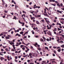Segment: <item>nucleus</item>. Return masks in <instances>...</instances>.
Listing matches in <instances>:
<instances>
[{"label": "nucleus", "instance_id": "6e6552de", "mask_svg": "<svg viewBox=\"0 0 64 64\" xmlns=\"http://www.w3.org/2000/svg\"><path fill=\"white\" fill-rule=\"evenodd\" d=\"M42 38H43V39L44 40V41L45 42V41H46V38H45V37H44V36H43Z\"/></svg>", "mask_w": 64, "mask_h": 64}, {"label": "nucleus", "instance_id": "a211bd4d", "mask_svg": "<svg viewBox=\"0 0 64 64\" xmlns=\"http://www.w3.org/2000/svg\"><path fill=\"white\" fill-rule=\"evenodd\" d=\"M23 33H24V32H20V34H23Z\"/></svg>", "mask_w": 64, "mask_h": 64}, {"label": "nucleus", "instance_id": "c03bdc74", "mask_svg": "<svg viewBox=\"0 0 64 64\" xmlns=\"http://www.w3.org/2000/svg\"><path fill=\"white\" fill-rule=\"evenodd\" d=\"M18 58V56H15V59H17Z\"/></svg>", "mask_w": 64, "mask_h": 64}, {"label": "nucleus", "instance_id": "b1692460", "mask_svg": "<svg viewBox=\"0 0 64 64\" xmlns=\"http://www.w3.org/2000/svg\"><path fill=\"white\" fill-rule=\"evenodd\" d=\"M46 40H47V41L49 42V38H47L46 39Z\"/></svg>", "mask_w": 64, "mask_h": 64}, {"label": "nucleus", "instance_id": "c756f323", "mask_svg": "<svg viewBox=\"0 0 64 64\" xmlns=\"http://www.w3.org/2000/svg\"><path fill=\"white\" fill-rule=\"evenodd\" d=\"M29 55L30 56H32V54L31 53H30L29 54Z\"/></svg>", "mask_w": 64, "mask_h": 64}, {"label": "nucleus", "instance_id": "c85d7f7f", "mask_svg": "<svg viewBox=\"0 0 64 64\" xmlns=\"http://www.w3.org/2000/svg\"><path fill=\"white\" fill-rule=\"evenodd\" d=\"M53 48L54 49H56V48H57V47H55V46H53Z\"/></svg>", "mask_w": 64, "mask_h": 64}, {"label": "nucleus", "instance_id": "f8f14e48", "mask_svg": "<svg viewBox=\"0 0 64 64\" xmlns=\"http://www.w3.org/2000/svg\"><path fill=\"white\" fill-rule=\"evenodd\" d=\"M61 48H59L58 49V51L59 52H60V51H61Z\"/></svg>", "mask_w": 64, "mask_h": 64}, {"label": "nucleus", "instance_id": "de8ad7c7", "mask_svg": "<svg viewBox=\"0 0 64 64\" xmlns=\"http://www.w3.org/2000/svg\"><path fill=\"white\" fill-rule=\"evenodd\" d=\"M40 54L41 55H42V52H40Z\"/></svg>", "mask_w": 64, "mask_h": 64}, {"label": "nucleus", "instance_id": "4c0bfd02", "mask_svg": "<svg viewBox=\"0 0 64 64\" xmlns=\"http://www.w3.org/2000/svg\"><path fill=\"white\" fill-rule=\"evenodd\" d=\"M61 6H63V4L62 3H61L60 5Z\"/></svg>", "mask_w": 64, "mask_h": 64}, {"label": "nucleus", "instance_id": "09e8293b", "mask_svg": "<svg viewBox=\"0 0 64 64\" xmlns=\"http://www.w3.org/2000/svg\"><path fill=\"white\" fill-rule=\"evenodd\" d=\"M30 18L31 19V20H33V17H30Z\"/></svg>", "mask_w": 64, "mask_h": 64}, {"label": "nucleus", "instance_id": "1a4fd4ad", "mask_svg": "<svg viewBox=\"0 0 64 64\" xmlns=\"http://www.w3.org/2000/svg\"><path fill=\"white\" fill-rule=\"evenodd\" d=\"M57 30V28H54V29L53 30L54 32H55Z\"/></svg>", "mask_w": 64, "mask_h": 64}, {"label": "nucleus", "instance_id": "f257e3e1", "mask_svg": "<svg viewBox=\"0 0 64 64\" xmlns=\"http://www.w3.org/2000/svg\"><path fill=\"white\" fill-rule=\"evenodd\" d=\"M44 16H47V17H49V16L48 15H47V13H46V11H44Z\"/></svg>", "mask_w": 64, "mask_h": 64}, {"label": "nucleus", "instance_id": "9d476101", "mask_svg": "<svg viewBox=\"0 0 64 64\" xmlns=\"http://www.w3.org/2000/svg\"><path fill=\"white\" fill-rule=\"evenodd\" d=\"M46 22L47 23H48V22H49V23H50V22L47 20H46Z\"/></svg>", "mask_w": 64, "mask_h": 64}, {"label": "nucleus", "instance_id": "7c9ffc66", "mask_svg": "<svg viewBox=\"0 0 64 64\" xmlns=\"http://www.w3.org/2000/svg\"><path fill=\"white\" fill-rule=\"evenodd\" d=\"M60 23H61L62 24H64V22H62L61 21H60Z\"/></svg>", "mask_w": 64, "mask_h": 64}, {"label": "nucleus", "instance_id": "5fc2aeb1", "mask_svg": "<svg viewBox=\"0 0 64 64\" xmlns=\"http://www.w3.org/2000/svg\"><path fill=\"white\" fill-rule=\"evenodd\" d=\"M4 12L6 13H7L8 12L5 10L4 11Z\"/></svg>", "mask_w": 64, "mask_h": 64}, {"label": "nucleus", "instance_id": "2f4dec72", "mask_svg": "<svg viewBox=\"0 0 64 64\" xmlns=\"http://www.w3.org/2000/svg\"><path fill=\"white\" fill-rule=\"evenodd\" d=\"M38 12H39V11H38V10H36V12H35V13H37Z\"/></svg>", "mask_w": 64, "mask_h": 64}, {"label": "nucleus", "instance_id": "7ed1b4c3", "mask_svg": "<svg viewBox=\"0 0 64 64\" xmlns=\"http://www.w3.org/2000/svg\"><path fill=\"white\" fill-rule=\"evenodd\" d=\"M6 39V40L8 39H10V38L9 37H8V36H6L5 38Z\"/></svg>", "mask_w": 64, "mask_h": 64}, {"label": "nucleus", "instance_id": "774afa93", "mask_svg": "<svg viewBox=\"0 0 64 64\" xmlns=\"http://www.w3.org/2000/svg\"><path fill=\"white\" fill-rule=\"evenodd\" d=\"M62 37H63V38H64V35H62Z\"/></svg>", "mask_w": 64, "mask_h": 64}, {"label": "nucleus", "instance_id": "0e129e2a", "mask_svg": "<svg viewBox=\"0 0 64 64\" xmlns=\"http://www.w3.org/2000/svg\"><path fill=\"white\" fill-rule=\"evenodd\" d=\"M60 43H63V41H60Z\"/></svg>", "mask_w": 64, "mask_h": 64}, {"label": "nucleus", "instance_id": "4d7b16f0", "mask_svg": "<svg viewBox=\"0 0 64 64\" xmlns=\"http://www.w3.org/2000/svg\"><path fill=\"white\" fill-rule=\"evenodd\" d=\"M60 48V47H58L57 48H56V49H59V48Z\"/></svg>", "mask_w": 64, "mask_h": 64}, {"label": "nucleus", "instance_id": "9b49d317", "mask_svg": "<svg viewBox=\"0 0 64 64\" xmlns=\"http://www.w3.org/2000/svg\"><path fill=\"white\" fill-rule=\"evenodd\" d=\"M41 21L43 23H44V22H45V21L44 20H41Z\"/></svg>", "mask_w": 64, "mask_h": 64}, {"label": "nucleus", "instance_id": "6ab92c4d", "mask_svg": "<svg viewBox=\"0 0 64 64\" xmlns=\"http://www.w3.org/2000/svg\"><path fill=\"white\" fill-rule=\"evenodd\" d=\"M5 50H6V51H9V50H8V48H6L5 49Z\"/></svg>", "mask_w": 64, "mask_h": 64}, {"label": "nucleus", "instance_id": "473e14b6", "mask_svg": "<svg viewBox=\"0 0 64 64\" xmlns=\"http://www.w3.org/2000/svg\"><path fill=\"white\" fill-rule=\"evenodd\" d=\"M38 17H41V15H38L37 16Z\"/></svg>", "mask_w": 64, "mask_h": 64}, {"label": "nucleus", "instance_id": "6e6d98bb", "mask_svg": "<svg viewBox=\"0 0 64 64\" xmlns=\"http://www.w3.org/2000/svg\"><path fill=\"white\" fill-rule=\"evenodd\" d=\"M37 46H38V47H40V45H39L38 44L37 45Z\"/></svg>", "mask_w": 64, "mask_h": 64}, {"label": "nucleus", "instance_id": "aec40b11", "mask_svg": "<svg viewBox=\"0 0 64 64\" xmlns=\"http://www.w3.org/2000/svg\"><path fill=\"white\" fill-rule=\"evenodd\" d=\"M22 12L23 13H25V14H26V12L24 11V10H22Z\"/></svg>", "mask_w": 64, "mask_h": 64}, {"label": "nucleus", "instance_id": "ea45409f", "mask_svg": "<svg viewBox=\"0 0 64 64\" xmlns=\"http://www.w3.org/2000/svg\"><path fill=\"white\" fill-rule=\"evenodd\" d=\"M14 61L15 62H18V61L15 59L14 60Z\"/></svg>", "mask_w": 64, "mask_h": 64}, {"label": "nucleus", "instance_id": "393cba45", "mask_svg": "<svg viewBox=\"0 0 64 64\" xmlns=\"http://www.w3.org/2000/svg\"><path fill=\"white\" fill-rule=\"evenodd\" d=\"M54 22H57V21L56 20H54Z\"/></svg>", "mask_w": 64, "mask_h": 64}, {"label": "nucleus", "instance_id": "bb28decb", "mask_svg": "<svg viewBox=\"0 0 64 64\" xmlns=\"http://www.w3.org/2000/svg\"><path fill=\"white\" fill-rule=\"evenodd\" d=\"M57 6H59V7H60V4H57Z\"/></svg>", "mask_w": 64, "mask_h": 64}, {"label": "nucleus", "instance_id": "052dcab7", "mask_svg": "<svg viewBox=\"0 0 64 64\" xmlns=\"http://www.w3.org/2000/svg\"><path fill=\"white\" fill-rule=\"evenodd\" d=\"M59 28H62V27L61 26H59Z\"/></svg>", "mask_w": 64, "mask_h": 64}, {"label": "nucleus", "instance_id": "cd10ccee", "mask_svg": "<svg viewBox=\"0 0 64 64\" xmlns=\"http://www.w3.org/2000/svg\"><path fill=\"white\" fill-rule=\"evenodd\" d=\"M22 26H24V22L22 23Z\"/></svg>", "mask_w": 64, "mask_h": 64}, {"label": "nucleus", "instance_id": "bf43d9fd", "mask_svg": "<svg viewBox=\"0 0 64 64\" xmlns=\"http://www.w3.org/2000/svg\"><path fill=\"white\" fill-rule=\"evenodd\" d=\"M48 15H51V13H50V14H49L48 12Z\"/></svg>", "mask_w": 64, "mask_h": 64}, {"label": "nucleus", "instance_id": "69168bd1", "mask_svg": "<svg viewBox=\"0 0 64 64\" xmlns=\"http://www.w3.org/2000/svg\"><path fill=\"white\" fill-rule=\"evenodd\" d=\"M21 56H18V58H21Z\"/></svg>", "mask_w": 64, "mask_h": 64}, {"label": "nucleus", "instance_id": "412c9836", "mask_svg": "<svg viewBox=\"0 0 64 64\" xmlns=\"http://www.w3.org/2000/svg\"><path fill=\"white\" fill-rule=\"evenodd\" d=\"M2 47L4 49H5V48L7 47V46H3Z\"/></svg>", "mask_w": 64, "mask_h": 64}, {"label": "nucleus", "instance_id": "f03ea898", "mask_svg": "<svg viewBox=\"0 0 64 64\" xmlns=\"http://www.w3.org/2000/svg\"><path fill=\"white\" fill-rule=\"evenodd\" d=\"M9 43H10V45H12V44H14V43L12 41H11V42H9Z\"/></svg>", "mask_w": 64, "mask_h": 64}, {"label": "nucleus", "instance_id": "680f3d73", "mask_svg": "<svg viewBox=\"0 0 64 64\" xmlns=\"http://www.w3.org/2000/svg\"><path fill=\"white\" fill-rule=\"evenodd\" d=\"M1 51H4V50L3 49H1Z\"/></svg>", "mask_w": 64, "mask_h": 64}, {"label": "nucleus", "instance_id": "5701e85b", "mask_svg": "<svg viewBox=\"0 0 64 64\" xmlns=\"http://www.w3.org/2000/svg\"><path fill=\"white\" fill-rule=\"evenodd\" d=\"M34 12V11H33L32 12H30V13H32V14H33V13Z\"/></svg>", "mask_w": 64, "mask_h": 64}, {"label": "nucleus", "instance_id": "0eeeda50", "mask_svg": "<svg viewBox=\"0 0 64 64\" xmlns=\"http://www.w3.org/2000/svg\"><path fill=\"white\" fill-rule=\"evenodd\" d=\"M36 23L37 24H39V22L38 20H36Z\"/></svg>", "mask_w": 64, "mask_h": 64}, {"label": "nucleus", "instance_id": "603ef678", "mask_svg": "<svg viewBox=\"0 0 64 64\" xmlns=\"http://www.w3.org/2000/svg\"><path fill=\"white\" fill-rule=\"evenodd\" d=\"M21 42H20L19 43L18 45H20V44H21Z\"/></svg>", "mask_w": 64, "mask_h": 64}, {"label": "nucleus", "instance_id": "423d86ee", "mask_svg": "<svg viewBox=\"0 0 64 64\" xmlns=\"http://www.w3.org/2000/svg\"><path fill=\"white\" fill-rule=\"evenodd\" d=\"M13 19H15V20H16L17 18H16V17L15 16H14V18H13Z\"/></svg>", "mask_w": 64, "mask_h": 64}, {"label": "nucleus", "instance_id": "79ce46f5", "mask_svg": "<svg viewBox=\"0 0 64 64\" xmlns=\"http://www.w3.org/2000/svg\"><path fill=\"white\" fill-rule=\"evenodd\" d=\"M19 29L18 30H16V32H19Z\"/></svg>", "mask_w": 64, "mask_h": 64}, {"label": "nucleus", "instance_id": "72a5a7b5", "mask_svg": "<svg viewBox=\"0 0 64 64\" xmlns=\"http://www.w3.org/2000/svg\"><path fill=\"white\" fill-rule=\"evenodd\" d=\"M20 47L21 48H22V47H23V45H21L20 46Z\"/></svg>", "mask_w": 64, "mask_h": 64}, {"label": "nucleus", "instance_id": "49530a36", "mask_svg": "<svg viewBox=\"0 0 64 64\" xmlns=\"http://www.w3.org/2000/svg\"><path fill=\"white\" fill-rule=\"evenodd\" d=\"M60 11H59V10H57V12H58V13Z\"/></svg>", "mask_w": 64, "mask_h": 64}, {"label": "nucleus", "instance_id": "4468645a", "mask_svg": "<svg viewBox=\"0 0 64 64\" xmlns=\"http://www.w3.org/2000/svg\"><path fill=\"white\" fill-rule=\"evenodd\" d=\"M38 50H39V51H40V50H41V48H38Z\"/></svg>", "mask_w": 64, "mask_h": 64}, {"label": "nucleus", "instance_id": "13d9d810", "mask_svg": "<svg viewBox=\"0 0 64 64\" xmlns=\"http://www.w3.org/2000/svg\"><path fill=\"white\" fill-rule=\"evenodd\" d=\"M3 2V3L2 4L3 5H4V4H5V2Z\"/></svg>", "mask_w": 64, "mask_h": 64}, {"label": "nucleus", "instance_id": "39448f33", "mask_svg": "<svg viewBox=\"0 0 64 64\" xmlns=\"http://www.w3.org/2000/svg\"><path fill=\"white\" fill-rule=\"evenodd\" d=\"M40 41L41 42H43V39L42 38H41L40 39Z\"/></svg>", "mask_w": 64, "mask_h": 64}, {"label": "nucleus", "instance_id": "8fccbe9b", "mask_svg": "<svg viewBox=\"0 0 64 64\" xmlns=\"http://www.w3.org/2000/svg\"><path fill=\"white\" fill-rule=\"evenodd\" d=\"M30 61V60H27V62H29Z\"/></svg>", "mask_w": 64, "mask_h": 64}, {"label": "nucleus", "instance_id": "58836bf2", "mask_svg": "<svg viewBox=\"0 0 64 64\" xmlns=\"http://www.w3.org/2000/svg\"><path fill=\"white\" fill-rule=\"evenodd\" d=\"M27 55H26V56H23V57H27Z\"/></svg>", "mask_w": 64, "mask_h": 64}, {"label": "nucleus", "instance_id": "f3484780", "mask_svg": "<svg viewBox=\"0 0 64 64\" xmlns=\"http://www.w3.org/2000/svg\"><path fill=\"white\" fill-rule=\"evenodd\" d=\"M60 46L61 47H62V48H64V45L63 44L61 46Z\"/></svg>", "mask_w": 64, "mask_h": 64}, {"label": "nucleus", "instance_id": "338daca9", "mask_svg": "<svg viewBox=\"0 0 64 64\" xmlns=\"http://www.w3.org/2000/svg\"><path fill=\"white\" fill-rule=\"evenodd\" d=\"M42 63H45L46 62H45V61H42Z\"/></svg>", "mask_w": 64, "mask_h": 64}, {"label": "nucleus", "instance_id": "c9c22d12", "mask_svg": "<svg viewBox=\"0 0 64 64\" xmlns=\"http://www.w3.org/2000/svg\"><path fill=\"white\" fill-rule=\"evenodd\" d=\"M50 38V39L49 40V41H51V37H50L49 38Z\"/></svg>", "mask_w": 64, "mask_h": 64}, {"label": "nucleus", "instance_id": "a18cd8bd", "mask_svg": "<svg viewBox=\"0 0 64 64\" xmlns=\"http://www.w3.org/2000/svg\"><path fill=\"white\" fill-rule=\"evenodd\" d=\"M8 36L9 37H11V36H10V35H8Z\"/></svg>", "mask_w": 64, "mask_h": 64}, {"label": "nucleus", "instance_id": "864d4df0", "mask_svg": "<svg viewBox=\"0 0 64 64\" xmlns=\"http://www.w3.org/2000/svg\"><path fill=\"white\" fill-rule=\"evenodd\" d=\"M18 34H17L16 35V36H18Z\"/></svg>", "mask_w": 64, "mask_h": 64}, {"label": "nucleus", "instance_id": "a19ab883", "mask_svg": "<svg viewBox=\"0 0 64 64\" xmlns=\"http://www.w3.org/2000/svg\"><path fill=\"white\" fill-rule=\"evenodd\" d=\"M62 33V31H60L59 32V34H60V33Z\"/></svg>", "mask_w": 64, "mask_h": 64}, {"label": "nucleus", "instance_id": "ddd939ff", "mask_svg": "<svg viewBox=\"0 0 64 64\" xmlns=\"http://www.w3.org/2000/svg\"><path fill=\"white\" fill-rule=\"evenodd\" d=\"M0 59L1 60H3V59H4V58L3 57H1Z\"/></svg>", "mask_w": 64, "mask_h": 64}, {"label": "nucleus", "instance_id": "37998d69", "mask_svg": "<svg viewBox=\"0 0 64 64\" xmlns=\"http://www.w3.org/2000/svg\"><path fill=\"white\" fill-rule=\"evenodd\" d=\"M55 2L56 3V4H58V2L57 1H56Z\"/></svg>", "mask_w": 64, "mask_h": 64}, {"label": "nucleus", "instance_id": "dca6fc26", "mask_svg": "<svg viewBox=\"0 0 64 64\" xmlns=\"http://www.w3.org/2000/svg\"><path fill=\"white\" fill-rule=\"evenodd\" d=\"M45 49H47V50H48V48L47 47H45Z\"/></svg>", "mask_w": 64, "mask_h": 64}, {"label": "nucleus", "instance_id": "2eb2a0df", "mask_svg": "<svg viewBox=\"0 0 64 64\" xmlns=\"http://www.w3.org/2000/svg\"><path fill=\"white\" fill-rule=\"evenodd\" d=\"M31 32L32 33V34H34V30H32Z\"/></svg>", "mask_w": 64, "mask_h": 64}, {"label": "nucleus", "instance_id": "f704fd0d", "mask_svg": "<svg viewBox=\"0 0 64 64\" xmlns=\"http://www.w3.org/2000/svg\"><path fill=\"white\" fill-rule=\"evenodd\" d=\"M25 48L24 47L23 48H22V50H25Z\"/></svg>", "mask_w": 64, "mask_h": 64}, {"label": "nucleus", "instance_id": "a878e982", "mask_svg": "<svg viewBox=\"0 0 64 64\" xmlns=\"http://www.w3.org/2000/svg\"><path fill=\"white\" fill-rule=\"evenodd\" d=\"M62 39V37H60L59 38V39H59V40H61V39Z\"/></svg>", "mask_w": 64, "mask_h": 64}, {"label": "nucleus", "instance_id": "e433bc0d", "mask_svg": "<svg viewBox=\"0 0 64 64\" xmlns=\"http://www.w3.org/2000/svg\"><path fill=\"white\" fill-rule=\"evenodd\" d=\"M42 28L44 30L45 29H46L45 28H44V27H43Z\"/></svg>", "mask_w": 64, "mask_h": 64}, {"label": "nucleus", "instance_id": "20e7f679", "mask_svg": "<svg viewBox=\"0 0 64 64\" xmlns=\"http://www.w3.org/2000/svg\"><path fill=\"white\" fill-rule=\"evenodd\" d=\"M12 46L13 47L14 49H16V48L15 47V45H12Z\"/></svg>", "mask_w": 64, "mask_h": 64}, {"label": "nucleus", "instance_id": "3c124183", "mask_svg": "<svg viewBox=\"0 0 64 64\" xmlns=\"http://www.w3.org/2000/svg\"><path fill=\"white\" fill-rule=\"evenodd\" d=\"M32 4V2H31L30 3H29V5H31Z\"/></svg>", "mask_w": 64, "mask_h": 64}, {"label": "nucleus", "instance_id": "e2e57ef3", "mask_svg": "<svg viewBox=\"0 0 64 64\" xmlns=\"http://www.w3.org/2000/svg\"><path fill=\"white\" fill-rule=\"evenodd\" d=\"M3 27H6V26H5V24H4V25H3Z\"/></svg>", "mask_w": 64, "mask_h": 64}, {"label": "nucleus", "instance_id": "4be33fe9", "mask_svg": "<svg viewBox=\"0 0 64 64\" xmlns=\"http://www.w3.org/2000/svg\"><path fill=\"white\" fill-rule=\"evenodd\" d=\"M57 29H58V31L61 30V29L59 28H58Z\"/></svg>", "mask_w": 64, "mask_h": 64}]
</instances>
